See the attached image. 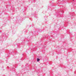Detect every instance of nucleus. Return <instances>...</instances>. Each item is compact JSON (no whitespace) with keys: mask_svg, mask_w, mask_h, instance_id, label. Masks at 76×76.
Segmentation results:
<instances>
[{"mask_svg":"<svg viewBox=\"0 0 76 76\" xmlns=\"http://www.w3.org/2000/svg\"><path fill=\"white\" fill-rule=\"evenodd\" d=\"M42 32V30H40V29H39L38 31H37V33H39L40 32Z\"/></svg>","mask_w":76,"mask_h":76,"instance_id":"nucleus-1","label":"nucleus"},{"mask_svg":"<svg viewBox=\"0 0 76 76\" xmlns=\"http://www.w3.org/2000/svg\"><path fill=\"white\" fill-rule=\"evenodd\" d=\"M40 61V59L39 58H37V62H38Z\"/></svg>","mask_w":76,"mask_h":76,"instance_id":"nucleus-2","label":"nucleus"},{"mask_svg":"<svg viewBox=\"0 0 76 76\" xmlns=\"http://www.w3.org/2000/svg\"><path fill=\"white\" fill-rule=\"evenodd\" d=\"M62 13H64V11H61Z\"/></svg>","mask_w":76,"mask_h":76,"instance_id":"nucleus-3","label":"nucleus"},{"mask_svg":"<svg viewBox=\"0 0 76 76\" xmlns=\"http://www.w3.org/2000/svg\"><path fill=\"white\" fill-rule=\"evenodd\" d=\"M2 53V50H1V51H0V53Z\"/></svg>","mask_w":76,"mask_h":76,"instance_id":"nucleus-4","label":"nucleus"},{"mask_svg":"<svg viewBox=\"0 0 76 76\" xmlns=\"http://www.w3.org/2000/svg\"><path fill=\"white\" fill-rule=\"evenodd\" d=\"M3 35H6V33H4L3 34Z\"/></svg>","mask_w":76,"mask_h":76,"instance_id":"nucleus-5","label":"nucleus"},{"mask_svg":"<svg viewBox=\"0 0 76 76\" xmlns=\"http://www.w3.org/2000/svg\"><path fill=\"white\" fill-rule=\"evenodd\" d=\"M3 37V35H1V36H0V37L1 38V37Z\"/></svg>","mask_w":76,"mask_h":76,"instance_id":"nucleus-6","label":"nucleus"},{"mask_svg":"<svg viewBox=\"0 0 76 76\" xmlns=\"http://www.w3.org/2000/svg\"><path fill=\"white\" fill-rule=\"evenodd\" d=\"M73 1H75V0H72Z\"/></svg>","mask_w":76,"mask_h":76,"instance_id":"nucleus-7","label":"nucleus"},{"mask_svg":"<svg viewBox=\"0 0 76 76\" xmlns=\"http://www.w3.org/2000/svg\"><path fill=\"white\" fill-rule=\"evenodd\" d=\"M22 56H23V54H22Z\"/></svg>","mask_w":76,"mask_h":76,"instance_id":"nucleus-8","label":"nucleus"},{"mask_svg":"<svg viewBox=\"0 0 76 76\" xmlns=\"http://www.w3.org/2000/svg\"><path fill=\"white\" fill-rule=\"evenodd\" d=\"M12 34H13V33H12Z\"/></svg>","mask_w":76,"mask_h":76,"instance_id":"nucleus-9","label":"nucleus"},{"mask_svg":"<svg viewBox=\"0 0 76 76\" xmlns=\"http://www.w3.org/2000/svg\"><path fill=\"white\" fill-rule=\"evenodd\" d=\"M13 34V35H14V34Z\"/></svg>","mask_w":76,"mask_h":76,"instance_id":"nucleus-10","label":"nucleus"}]
</instances>
